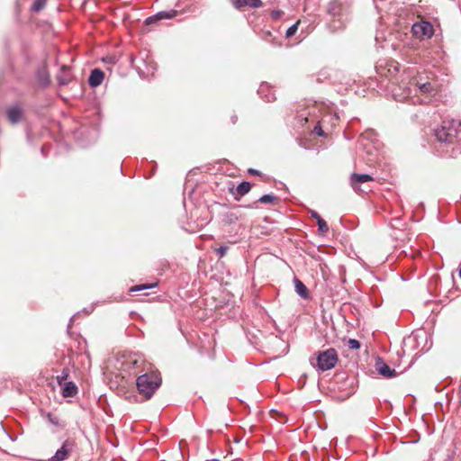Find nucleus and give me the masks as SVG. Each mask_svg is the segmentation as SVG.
Instances as JSON below:
<instances>
[{
    "instance_id": "nucleus-2",
    "label": "nucleus",
    "mask_w": 461,
    "mask_h": 461,
    "mask_svg": "<svg viewBox=\"0 0 461 461\" xmlns=\"http://www.w3.org/2000/svg\"><path fill=\"white\" fill-rule=\"evenodd\" d=\"M149 364L138 354L122 355L117 359V368L129 375H137L142 372L141 369L149 366Z\"/></svg>"
},
{
    "instance_id": "nucleus-15",
    "label": "nucleus",
    "mask_w": 461,
    "mask_h": 461,
    "mask_svg": "<svg viewBox=\"0 0 461 461\" xmlns=\"http://www.w3.org/2000/svg\"><path fill=\"white\" fill-rule=\"evenodd\" d=\"M61 386L64 397H73L77 393V387L71 381L65 382Z\"/></svg>"
},
{
    "instance_id": "nucleus-14",
    "label": "nucleus",
    "mask_w": 461,
    "mask_h": 461,
    "mask_svg": "<svg viewBox=\"0 0 461 461\" xmlns=\"http://www.w3.org/2000/svg\"><path fill=\"white\" fill-rule=\"evenodd\" d=\"M104 77V72L99 68H95L90 74L88 83L91 86L96 87L102 84Z\"/></svg>"
},
{
    "instance_id": "nucleus-18",
    "label": "nucleus",
    "mask_w": 461,
    "mask_h": 461,
    "mask_svg": "<svg viewBox=\"0 0 461 461\" xmlns=\"http://www.w3.org/2000/svg\"><path fill=\"white\" fill-rule=\"evenodd\" d=\"M174 15H175V13L170 14L169 13H167V12H160V13H158L155 16L149 17L146 20V23H147V24H150V23H155V22H157L158 20H161V19L172 18Z\"/></svg>"
},
{
    "instance_id": "nucleus-8",
    "label": "nucleus",
    "mask_w": 461,
    "mask_h": 461,
    "mask_svg": "<svg viewBox=\"0 0 461 461\" xmlns=\"http://www.w3.org/2000/svg\"><path fill=\"white\" fill-rule=\"evenodd\" d=\"M375 367L377 373L385 378H393L397 375L395 369L391 368L381 357L376 358Z\"/></svg>"
},
{
    "instance_id": "nucleus-21",
    "label": "nucleus",
    "mask_w": 461,
    "mask_h": 461,
    "mask_svg": "<svg viewBox=\"0 0 461 461\" xmlns=\"http://www.w3.org/2000/svg\"><path fill=\"white\" fill-rule=\"evenodd\" d=\"M155 285H156L155 284H152V285H148V284L138 285H134V286L131 287L130 292H140V291H142V290H145V289L153 288V287H155Z\"/></svg>"
},
{
    "instance_id": "nucleus-20",
    "label": "nucleus",
    "mask_w": 461,
    "mask_h": 461,
    "mask_svg": "<svg viewBox=\"0 0 461 461\" xmlns=\"http://www.w3.org/2000/svg\"><path fill=\"white\" fill-rule=\"evenodd\" d=\"M47 0H35L32 5V11L38 13L41 11L46 5Z\"/></svg>"
},
{
    "instance_id": "nucleus-10",
    "label": "nucleus",
    "mask_w": 461,
    "mask_h": 461,
    "mask_svg": "<svg viewBox=\"0 0 461 461\" xmlns=\"http://www.w3.org/2000/svg\"><path fill=\"white\" fill-rule=\"evenodd\" d=\"M374 178L367 174H352L350 176V184L356 191H360L362 184L371 182Z\"/></svg>"
},
{
    "instance_id": "nucleus-16",
    "label": "nucleus",
    "mask_w": 461,
    "mask_h": 461,
    "mask_svg": "<svg viewBox=\"0 0 461 461\" xmlns=\"http://www.w3.org/2000/svg\"><path fill=\"white\" fill-rule=\"evenodd\" d=\"M311 215L312 218H314L317 221V224H318V231L321 234V235H325L328 231H329V226L327 224V222L321 217V215L315 212V211H311Z\"/></svg>"
},
{
    "instance_id": "nucleus-9",
    "label": "nucleus",
    "mask_w": 461,
    "mask_h": 461,
    "mask_svg": "<svg viewBox=\"0 0 461 461\" xmlns=\"http://www.w3.org/2000/svg\"><path fill=\"white\" fill-rule=\"evenodd\" d=\"M410 85L417 86L420 91L423 94H431L432 92L436 91L435 86L432 85V83L426 81L422 82L420 76L413 77L410 82Z\"/></svg>"
},
{
    "instance_id": "nucleus-29",
    "label": "nucleus",
    "mask_w": 461,
    "mask_h": 461,
    "mask_svg": "<svg viewBox=\"0 0 461 461\" xmlns=\"http://www.w3.org/2000/svg\"><path fill=\"white\" fill-rule=\"evenodd\" d=\"M49 418H50V420L51 422H54V419H51L50 414H49Z\"/></svg>"
},
{
    "instance_id": "nucleus-22",
    "label": "nucleus",
    "mask_w": 461,
    "mask_h": 461,
    "mask_svg": "<svg viewBox=\"0 0 461 461\" xmlns=\"http://www.w3.org/2000/svg\"><path fill=\"white\" fill-rule=\"evenodd\" d=\"M299 23H300V21H297L294 24H293L291 27H289L287 29L286 33H285L287 38H290V37H292L293 35L295 34V32L298 30Z\"/></svg>"
},
{
    "instance_id": "nucleus-26",
    "label": "nucleus",
    "mask_w": 461,
    "mask_h": 461,
    "mask_svg": "<svg viewBox=\"0 0 461 461\" xmlns=\"http://www.w3.org/2000/svg\"><path fill=\"white\" fill-rule=\"evenodd\" d=\"M283 14L284 12L281 10H273L270 13V16L273 20H278L283 15Z\"/></svg>"
},
{
    "instance_id": "nucleus-3",
    "label": "nucleus",
    "mask_w": 461,
    "mask_h": 461,
    "mask_svg": "<svg viewBox=\"0 0 461 461\" xmlns=\"http://www.w3.org/2000/svg\"><path fill=\"white\" fill-rule=\"evenodd\" d=\"M460 126L459 121H444L441 126L435 131V135L441 142L452 143L457 138Z\"/></svg>"
},
{
    "instance_id": "nucleus-11",
    "label": "nucleus",
    "mask_w": 461,
    "mask_h": 461,
    "mask_svg": "<svg viewBox=\"0 0 461 461\" xmlns=\"http://www.w3.org/2000/svg\"><path fill=\"white\" fill-rule=\"evenodd\" d=\"M232 5L237 9H242L244 7L249 8H259L263 3L261 0H230Z\"/></svg>"
},
{
    "instance_id": "nucleus-7",
    "label": "nucleus",
    "mask_w": 461,
    "mask_h": 461,
    "mask_svg": "<svg viewBox=\"0 0 461 461\" xmlns=\"http://www.w3.org/2000/svg\"><path fill=\"white\" fill-rule=\"evenodd\" d=\"M411 30L417 38H430L434 33L433 26L429 22L414 23Z\"/></svg>"
},
{
    "instance_id": "nucleus-25",
    "label": "nucleus",
    "mask_w": 461,
    "mask_h": 461,
    "mask_svg": "<svg viewBox=\"0 0 461 461\" xmlns=\"http://www.w3.org/2000/svg\"><path fill=\"white\" fill-rule=\"evenodd\" d=\"M276 197L272 194H265L259 198L258 202H275Z\"/></svg>"
},
{
    "instance_id": "nucleus-6",
    "label": "nucleus",
    "mask_w": 461,
    "mask_h": 461,
    "mask_svg": "<svg viewBox=\"0 0 461 461\" xmlns=\"http://www.w3.org/2000/svg\"><path fill=\"white\" fill-rule=\"evenodd\" d=\"M75 447V442L72 439H67L63 442L60 448H59L55 455L52 456V461H64L66 460Z\"/></svg>"
},
{
    "instance_id": "nucleus-5",
    "label": "nucleus",
    "mask_w": 461,
    "mask_h": 461,
    "mask_svg": "<svg viewBox=\"0 0 461 461\" xmlns=\"http://www.w3.org/2000/svg\"><path fill=\"white\" fill-rule=\"evenodd\" d=\"M378 73L390 81L394 80L398 83L397 75L399 74V64L394 61L388 62L384 67L380 66L377 68Z\"/></svg>"
},
{
    "instance_id": "nucleus-28",
    "label": "nucleus",
    "mask_w": 461,
    "mask_h": 461,
    "mask_svg": "<svg viewBox=\"0 0 461 461\" xmlns=\"http://www.w3.org/2000/svg\"><path fill=\"white\" fill-rule=\"evenodd\" d=\"M249 172L250 174H253V175L258 174V171H257V170H254V169H249Z\"/></svg>"
},
{
    "instance_id": "nucleus-12",
    "label": "nucleus",
    "mask_w": 461,
    "mask_h": 461,
    "mask_svg": "<svg viewBox=\"0 0 461 461\" xmlns=\"http://www.w3.org/2000/svg\"><path fill=\"white\" fill-rule=\"evenodd\" d=\"M250 184L247 181L240 183L236 188L230 187V192L233 194L236 200L240 199L244 194H248L250 190Z\"/></svg>"
},
{
    "instance_id": "nucleus-24",
    "label": "nucleus",
    "mask_w": 461,
    "mask_h": 461,
    "mask_svg": "<svg viewBox=\"0 0 461 461\" xmlns=\"http://www.w3.org/2000/svg\"><path fill=\"white\" fill-rule=\"evenodd\" d=\"M348 346L350 349H358L361 347L360 342L355 339H349L348 341Z\"/></svg>"
},
{
    "instance_id": "nucleus-27",
    "label": "nucleus",
    "mask_w": 461,
    "mask_h": 461,
    "mask_svg": "<svg viewBox=\"0 0 461 461\" xmlns=\"http://www.w3.org/2000/svg\"><path fill=\"white\" fill-rule=\"evenodd\" d=\"M314 133H316L318 136L323 137L325 136V133L320 125V122L314 127L313 129Z\"/></svg>"
},
{
    "instance_id": "nucleus-19",
    "label": "nucleus",
    "mask_w": 461,
    "mask_h": 461,
    "mask_svg": "<svg viewBox=\"0 0 461 461\" xmlns=\"http://www.w3.org/2000/svg\"><path fill=\"white\" fill-rule=\"evenodd\" d=\"M70 370L68 367H64L61 371V374L57 375L56 379L59 385H62L65 382H68L67 379L69 376Z\"/></svg>"
},
{
    "instance_id": "nucleus-17",
    "label": "nucleus",
    "mask_w": 461,
    "mask_h": 461,
    "mask_svg": "<svg viewBox=\"0 0 461 461\" xmlns=\"http://www.w3.org/2000/svg\"><path fill=\"white\" fill-rule=\"evenodd\" d=\"M294 287L295 292L302 298L307 299L309 297V290L301 280L294 278Z\"/></svg>"
},
{
    "instance_id": "nucleus-23",
    "label": "nucleus",
    "mask_w": 461,
    "mask_h": 461,
    "mask_svg": "<svg viewBox=\"0 0 461 461\" xmlns=\"http://www.w3.org/2000/svg\"><path fill=\"white\" fill-rule=\"evenodd\" d=\"M229 247L228 246H220L219 248L215 249L216 255L219 257V258H223L227 252H228Z\"/></svg>"
},
{
    "instance_id": "nucleus-13",
    "label": "nucleus",
    "mask_w": 461,
    "mask_h": 461,
    "mask_svg": "<svg viewBox=\"0 0 461 461\" xmlns=\"http://www.w3.org/2000/svg\"><path fill=\"white\" fill-rule=\"evenodd\" d=\"M7 118L13 124L18 123L23 117V111L19 106H12L6 111Z\"/></svg>"
},
{
    "instance_id": "nucleus-1",
    "label": "nucleus",
    "mask_w": 461,
    "mask_h": 461,
    "mask_svg": "<svg viewBox=\"0 0 461 461\" xmlns=\"http://www.w3.org/2000/svg\"><path fill=\"white\" fill-rule=\"evenodd\" d=\"M144 374L138 376L136 384L140 394L146 399H150L161 384V377L157 370H153L152 365L143 367Z\"/></svg>"
},
{
    "instance_id": "nucleus-30",
    "label": "nucleus",
    "mask_w": 461,
    "mask_h": 461,
    "mask_svg": "<svg viewBox=\"0 0 461 461\" xmlns=\"http://www.w3.org/2000/svg\"><path fill=\"white\" fill-rule=\"evenodd\" d=\"M237 121V117H234L233 120H232V123H235Z\"/></svg>"
},
{
    "instance_id": "nucleus-4",
    "label": "nucleus",
    "mask_w": 461,
    "mask_h": 461,
    "mask_svg": "<svg viewBox=\"0 0 461 461\" xmlns=\"http://www.w3.org/2000/svg\"><path fill=\"white\" fill-rule=\"evenodd\" d=\"M339 357L335 348H328L323 351H320L317 357V366L321 371H328L333 368Z\"/></svg>"
}]
</instances>
